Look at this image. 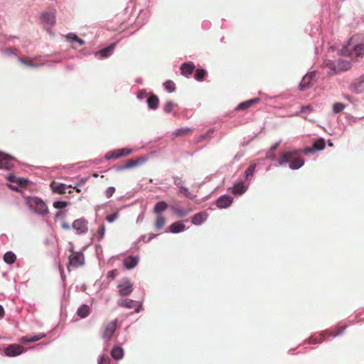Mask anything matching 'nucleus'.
<instances>
[{"mask_svg": "<svg viewBox=\"0 0 364 364\" xmlns=\"http://www.w3.org/2000/svg\"><path fill=\"white\" fill-rule=\"evenodd\" d=\"M166 223V220L164 216H163L162 215H157L154 222L155 230L157 231L162 230Z\"/></svg>", "mask_w": 364, "mask_h": 364, "instance_id": "obj_26", "label": "nucleus"}, {"mask_svg": "<svg viewBox=\"0 0 364 364\" xmlns=\"http://www.w3.org/2000/svg\"><path fill=\"white\" fill-rule=\"evenodd\" d=\"M119 217V213L117 212H115L113 214L109 215L106 217L107 221L109 223L114 222L116 219H117Z\"/></svg>", "mask_w": 364, "mask_h": 364, "instance_id": "obj_49", "label": "nucleus"}, {"mask_svg": "<svg viewBox=\"0 0 364 364\" xmlns=\"http://www.w3.org/2000/svg\"><path fill=\"white\" fill-rule=\"evenodd\" d=\"M350 63L347 60H338L336 65H334L335 73L346 71L350 68Z\"/></svg>", "mask_w": 364, "mask_h": 364, "instance_id": "obj_17", "label": "nucleus"}, {"mask_svg": "<svg viewBox=\"0 0 364 364\" xmlns=\"http://www.w3.org/2000/svg\"><path fill=\"white\" fill-rule=\"evenodd\" d=\"M141 95H143V92H142V91H141V92H140V93H139V97H141Z\"/></svg>", "mask_w": 364, "mask_h": 364, "instance_id": "obj_61", "label": "nucleus"}, {"mask_svg": "<svg viewBox=\"0 0 364 364\" xmlns=\"http://www.w3.org/2000/svg\"><path fill=\"white\" fill-rule=\"evenodd\" d=\"M61 227L64 230H69L70 229V225L69 224L66 223H62L61 225Z\"/></svg>", "mask_w": 364, "mask_h": 364, "instance_id": "obj_54", "label": "nucleus"}, {"mask_svg": "<svg viewBox=\"0 0 364 364\" xmlns=\"http://www.w3.org/2000/svg\"><path fill=\"white\" fill-rule=\"evenodd\" d=\"M315 77V74L311 73L306 74L301 80L299 88L300 90L304 91L310 87L311 85L314 77Z\"/></svg>", "mask_w": 364, "mask_h": 364, "instance_id": "obj_11", "label": "nucleus"}, {"mask_svg": "<svg viewBox=\"0 0 364 364\" xmlns=\"http://www.w3.org/2000/svg\"><path fill=\"white\" fill-rule=\"evenodd\" d=\"M105 232V228L104 225H102L101 228L97 231V234L99 235L100 239H102L104 237Z\"/></svg>", "mask_w": 364, "mask_h": 364, "instance_id": "obj_51", "label": "nucleus"}, {"mask_svg": "<svg viewBox=\"0 0 364 364\" xmlns=\"http://www.w3.org/2000/svg\"><path fill=\"white\" fill-rule=\"evenodd\" d=\"M41 20L50 27L55 24V14L53 12L43 13L41 15Z\"/></svg>", "mask_w": 364, "mask_h": 364, "instance_id": "obj_16", "label": "nucleus"}, {"mask_svg": "<svg viewBox=\"0 0 364 364\" xmlns=\"http://www.w3.org/2000/svg\"><path fill=\"white\" fill-rule=\"evenodd\" d=\"M350 90L355 93L364 92V75L355 79L349 87Z\"/></svg>", "mask_w": 364, "mask_h": 364, "instance_id": "obj_8", "label": "nucleus"}, {"mask_svg": "<svg viewBox=\"0 0 364 364\" xmlns=\"http://www.w3.org/2000/svg\"><path fill=\"white\" fill-rule=\"evenodd\" d=\"M92 176H93L94 178H97V177H98V174H97V173H94L92 174Z\"/></svg>", "mask_w": 364, "mask_h": 364, "instance_id": "obj_59", "label": "nucleus"}, {"mask_svg": "<svg viewBox=\"0 0 364 364\" xmlns=\"http://www.w3.org/2000/svg\"><path fill=\"white\" fill-rule=\"evenodd\" d=\"M185 229H186L185 225L181 221L175 222L169 226V230L172 233L181 232L184 231Z\"/></svg>", "mask_w": 364, "mask_h": 364, "instance_id": "obj_21", "label": "nucleus"}, {"mask_svg": "<svg viewBox=\"0 0 364 364\" xmlns=\"http://www.w3.org/2000/svg\"><path fill=\"white\" fill-rule=\"evenodd\" d=\"M11 188H12V189H14V190H17V187H13V186H11Z\"/></svg>", "mask_w": 364, "mask_h": 364, "instance_id": "obj_64", "label": "nucleus"}, {"mask_svg": "<svg viewBox=\"0 0 364 364\" xmlns=\"http://www.w3.org/2000/svg\"><path fill=\"white\" fill-rule=\"evenodd\" d=\"M136 301L129 299H122L117 301V305L127 309H132L135 306Z\"/></svg>", "mask_w": 364, "mask_h": 364, "instance_id": "obj_24", "label": "nucleus"}, {"mask_svg": "<svg viewBox=\"0 0 364 364\" xmlns=\"http://www.w3.org/2000/svg\"><path fill=\"white\" fill-rule=\"evenodd\" d=\"M73 228L77 231V234L85 233L88 230L87 221L83 218L75 220L73 223Z\"/></svg>", "mask_w": 364, "mask_h": 364, "instance_id": "obj_9", "label": "nucleus"}, {"mask_svg": "<svg viewBox=\"0 0 364 364\" xmlns=\"http://www.w3.org/2000/svg\"><path fill=\"white\" fill-rule=\"evenodd\" d=\"M115 47H116V43H113L110 44L109 46H107V48H105L96 52L95 55L99 56L100 58H107L111 55V54L112 53Z\"/></svg>", "mask_w": 364, "mask_h": 364, "instance_id": "obj_15", "label": "nucleus"}, {"mask_svg": "<svg viewBox=\"0 0 364 364\" xmlns=\"http://www.w3.org/2000/svg\"><path fill=\"white\" fill-rule=\"evenodd\" d=\"M245 187L242 183L235 184L232 188V192L233 194L241 195L245 192Z\"/></svg>", "mask_w": 364, "mask_h": 364, "instance_id": "obj_30", "label": "nucleus"}, {"mask_svg": "<svg viewBox=\"0 0 364 364\" xmlns=\"http://www.w3.org/2000/svg\"><path fill=\"white\" fill-rule=\"evenodd\" d=\"M18 61L26 66L31 67V68H36L37 65L33 63L31 59H23L22 58H18Z\"/></svg>", "mask_w": 364, "mask_h": 364, "instance_id": "obj_42", "label": "nucleus"}, {"mask_svg": "<svg viewBox=\"0 0 364 364\" xmlns=\"http://www.w3.org/2000/svg\"><path fill=\"white\" fill-rule=\"evenodd\" d=\"M111 355L114 359L119 360L122 358L124 355V350L121 347L115 346L112 348Z\"/></svg>", "mask_w": 364, "mask_h": 364, "instance_id": "obj_29", "label": "nucleus"}, {"mask_svg": "<svg viewBox=\"0 0 364 364\" xmlns=\"http://www.w3.org/2000/svg\"><path fill=\"white\" fill-rule=\"evenodd\" d=\"M185 191H187V188H181V192H185Z\"/></svg>", "mask_w": 364, "mask_h": 364, "instance_id": "obj_57", "label": "nucleus"}, {"mask_svg": "<svg viewBox=\"0 0 364 364\" xmlns=\"http://www.w3.org/2000/svg\"><path fill=\"white\" fill-rule=\"evenodd\" d=\"M312 110V107L310 106V105H307V106H303L301 107V111L303 112H305L306 111L308 112H311Z\"/></svg>", "mask_w": 364, "mask_h": 364, "instance_id": "obj_53", "label": "nucleus"}, {"mask_svg": "<svg viewBox=\"0 0 364 364\" xmlns=\"http://www.w3.org/2000/svg\"><path fill=\"white\" fill-rule=\"evenodd\" d=\"M346 105L341 102H336L333 105V111L335 114L340 113L343 111Z\"/></svg>", "mask_w": 364, "mask_h": 364, "instance_id": "obj_37", "label": "nucleus"}, {"mask_svg": "<svg viewBox=\"0 0 364 364\" xmlns=\"http://www.w3.org/2000/svg\"><path fill=\"white\" fill-rule=\"evenodd\" d=\"M172 210L175 215H176L178 218H184L186 217L189 213L192 212L193 210L191 208L189 209H184L183 208L181 207H173Z\"/></svg>", "mask_w": 364, "mask_h": 364, "instance_id": "obj_25", "label": "nucleus"}, {"mask_svg": "<svg viewBox=\"0 0 364 364\" xmlns=\"http://www.w3.org/2000/svg\"><path fill=\"white\" fill-rule=\"evenodd\" d=\"M24 351V348L18 344H10L4 348V354L9 357H14L21 355Z\"/></svg>", "mask_w": 364, "mask_h": 364, "instance_id": "obj_7", "label": "nucleus"}, {"mask_svg": "<svg viewBox=\"0 0 364 364\" xmlns=\"http://www.w3.org/2000/svg\"><path fill=\"white\" fill-rule=\"evenodd\" d=\"M117 289L120 296H126L131 294L133 291V284L129 279L124 278L117 285Z\"/></svg>", "mask_w": 364, "mask_h": 364, "instance_id": "obj_6", "label": "nucleus"}, {"mask_svg": "<svg viewBox=\"0 0 364 364\" xmlns=\"http://www.w3.org/2000/svg\"><path fill=\"white\" fill-rule=\"evenodd\" d=\"M277 161L279 166L289 164V168L291 169H299L304 164L301 151L299 150L280 153Z\"/></svg>", "mask_w": 364, "mask_h": 364, "instance_id": "obj_1", "label": "nucleus"}, {"mask_svg": "<svg viewBox=\"0 0 364 364\" xmlns=\"http://www.w3.org/2000/svg\"><path fill=\"white\" fill-rule=\"evenodd\" d=\"M341 53L343 55L351 57H360L364 54V46L362 44H355L351 38L348 44L343 48Z\"/></svg>", "mask_w": 364, "mask_h": 364, "instance_id": "obj_3", "label": "nucleus"}, {"mask_svg": "<svg viewBox=\"0 0 364 364\" xmlns=\"http://www.w3.org/2000/svg\"><path fill=\"white\" fill-rule=\"evenodd\" d=\"M119 152V151H118V149H114V150L110 151L106 154L105 159L107 160L117 159L120 158Z\"/></svg>", "mask_w": 364, "mask_h": 364, "instance_id": "obj_35", "label": "nucleus"}, {"mask_svg": "<svg viewBox=\"0 0 364 364\" xmlns=\"http://www.w3.org/2000/svg\"><path fill=\"white\" fill-rule=\"evenodd\" d=\"M140 159H129L127 161L122 168H131L139 164Z\"/></svg>", "mask_w": 364, "mask_h": 364, "instance_id": "obj_40", "label": "nucleus"}, {"mask_svg": "<svg viewBox=\"0 0 364 364\" xmlns=\"http://www.w3.org/2000/svg\"><path fill=\"white\" fill-rule=\"evenodd\" d=\"M26 204L29 208L35 213L44 215L48 213V209L46 204L37 197H28L26 198Z\"/></svg>", "mask_w": 364, "mask_h": 364, "instance_id": "obj_2", "label": "nucleus"}, {"mask_svg": "<svg viewBox=\"0 0 364 364\" xmlns=\"http://www.w3.org/2000/svg\"><path fill=\"white\" fill-rule=\"evenodd\" d=\"M67 38L70 41H75L79 43L80 45H83L85 43L84 41L81 38H78L75 34L74 33H69L67 36Z\"/></svg>", "mask_w": 364, "mask_h": 364, "instance_id": "obj_43", "label": "nucleus"}, {"mask_svg": "<svg viewBox=\"0 0 364 364\" xmlns=\"http://www.w3.org/2000/svg\"><path fill=\"white\" fill-rule=\"evenodd\" d=\"M119 272L117 269H112L107 273V277L112 279H115V277L118 275Z\"/></svg>", "mask_w": 364, "mask_h": 364, "instance_id": "obj_50", "label": "nucleus"}, {"mask_svg": "<svg viewBox=\"0 0 364 364\" xmlns=\"http://www.w3.org/2000/svg\"><path fill=\"white\" fill-rule=\"evenodd\" d=\"M74 188L76 190V191H77V193H80V191H80V188H76V187H74Z\"/></svg>", "mask_w": 364, "mask_h": 364, "instance_id": "obj_60", "label": "nucleus"}, {"mask_svg": "<svg viewBox=\"0 0 364 364\" xmlns=\"http://www.w3.org/2000/svg\"><path fill=\"white\" fill-rule=\"evenodd\" d=\"M90 312L91 309L90 306L87 304H82L78 308L77 314L81 318H85L90 314Z\"/></svg>", "mask_w": 364, "mask_h": 364, "instance_id": "obj_23", "label": "nucleus"}, {"mask_svg": "<svg viewBox=\"0 0 364 364\" xmlns=\"http://www.w3.org/2000/svg\"><path fill=\"white\" fill-rule=\"evenodd\" d=\"M208 214L205 211H202L193 215L191 223L194 225H200L208 219Z\"/></svg>", "mask_w": 364, "mask_h": 364, "instance_id": "obj_14", "label": "nucleus"}, {"mask_svg": "<svg viewBox=\"0 0 364 364\" xmlns=\"http://www.w3.org/2000/svg\"><path fill=\"white\" fill-rule=\"evenodd\" d=\"M98 364H110V359L109 356L102 355L98 361Z\"/></svg>", "mask_w": 364, "mask_h": 364, "instance_id": "obj_48", "label": "nucleus"}, {"mask_svg": "<svg viewBox=\"0 0 364 364\" xmlns=\"http://www.w3.org/2000/svg\"><path fill=\"white\" fill-rule=\"evenodd\" d=\"M345 326H337L334 328V330L331 332H327L328 336L336 337L341 334H342L345 330Z\"/></svg>", "mask_w": 364, "mask_h": 364, "instance_id": "obj_34", "label": "nucleus"}, {"mask_svg": "<svg viewBox=\"0 0 364 364\" xmlns=\"http://www.w3.org/2000/svg\"><path fill=\"white\" fill-rule=\"evenodd\" d=\"M139 259L136 257L129 256L124 259V265L126 269H131L138 264Z\"/></svg>", "mask_w": 364, "mask_h": 364, "instance_id": "obj_19", "label": "nucleus"}, {"mask_svg": "<svg viewBox=\"0 0 364 364\" xmlns=\"http://www.w3.org/2000/svg\"><path fill=\"white\" fill-rule=\"evenodd\" d=\"M159 100L155 95H151L147 100L148 107L151 109H156L159 107Z\"/></svg>", "mask_w": 364, "mask_h": 364, "instance_id": "obj_27", "label": "nucleus"}, {"mask_svg": "<svg viewBox=\"0 0 364 364\" xmlns=\"http://www.w3.org/2000/svg\"><path fill=\"white\" fill-rule=\"evenodd\" d=\"M232 198L230 196H220L216 201V205L219 208H226L232 203Z\"/></svg>", "mask_w": 364, "mask_h": 364, "instance_id": "obj_13", "label": "nucleus"}, {"mask_svg": "<svg viewBox=\"0 0 364 364\" xmlns=\"http://www.w3.org/2000/svg\"><path fill=\"white\" fill-rule=\"evenodd\" d=\"M119 327L117 319L105 323L102 330V338L107 341H109Z\"/></svg>", "mask_w": 364, "mask_h": 364, "instance_id": "obj_5", "label": "nucleus"}, {"mask_svg": "<svg viewBox=\"0 0 364 364\" xmlns=\"http://www.w3.org/2000/svg\"><path fill=\"white\" fill-rule=\"evenodd\" d=\"M259 102V98L252 99L245 102H243L237 105L236 110H245L252 107L253 105L257 104Z\"/></svg>", "mask_w": 364, "mask_h": 364, "instance_id": "obj_20", "label": "nucleus"}, {"mask_svg": "<svg viewBox=\"0 0 364 364\" xmlns=\"http://www.w3.org/2000/svg\"><path fill=\"white\" fill-rule=\"evenodd\" d=\"M70 255H69V262L67 266V269L69 272L71 271V268H77L85 263L84 255L80 252H75L73 247L70 249Z\"/></svg>", "mask_w": 364, "mask_h": 364, "instance_id": "obj_4", "label": "nucleus"}, {"mask_svg": "<svg viewBox=\"0 0 364 364\" xmlns=\"http://www.w3.org/2000/svg\"><path fill=\"white\" fill-rule=\"evenodd\" d=\"M256 168L255 164L250 165L245 171V178L248 179L250 176H252L255 172Z\"/></svg>", "mask_w": 364, "mask_h": 364, "instance_id": "obj_44", "label": "nucleus"}, {"mask_svg": "<svg viewBox=\"0 0 364 364\" xmlns=\"http://www.w3.org/2000/svg\"><path fill=\"white\" fill-rule=\"evenodd\" d=\"M176 106V104L173 103L171 101H168L166 102V104L164 105V110L166 113H170Z\"/></svg>", "mask_w": 364, "mask_h": 364, "instance_id": "obj_41", "label": "nucleus"}, {"mask_svg": "<svg viewBox=\"0 0 364 364\" xmlns=\"http://www.w3.org/2000/svg\"><path fill=\"white\" fill-rule=\"evenodd\" d=\"M16 256L12 252H7L4 256V260L6 263L11 264L15 262Z\"/></svg>", "mask_w": 364, "mask_h": 364, "instance_id": "obj_33", "label": "nucleus"}, {"mask_svg": "<svg viewBox=\"0 0 364 364\" xmlns=\"http://www.w3.org/2000/svg\"><path fill=\"white\" fill-rule=\"evenodd\" d=\"M345 98H346V100H350V97H348V96H345Z\"/></svg>", "mask_w": 364, "mask_h": 364, "instance_id": "obj_63", "label": "nucleus"}, {"mask_svg": "<svg viewBox=\"0 0 364 364\" xmlns=\"http://www.w3.org/2000/svg\"><path fill=\"white\" fill-rule=\"evenodd\" d=\"M50 187L53 192L59 194L65 193L67 190V186L65 184L56 182H53L50 184Z\"/></svg>", "mask_w": 364, "mask_h": 364, "instance_id": "obj_22", "label": "nucleus"}, {"mask_svg": "<svg viewBox=\"0 0 364 364\" xmlns=\"http://www.w3.org/2000/svg\"><path fill=\"white\" fill-rule=\"evenodd\" d=\"M4 315V310L3 307L0 305V318L3 317Z\"/></svg>", "mask_w": 364, "mask_h": 364, "instance_id": "obj_56", "label": "nucleus"}, {"mask_svg": "<svg viewBox=\"0 0 364 364\" xmlns=\"http://www.w3.org/2000/svg\"><path fill=\"white\" fill-rule=\"evenodd\" d=\"M191 132H192V130L190 128H181V129H178L176 130L175 132L173 133V134L176 136H183V135L188 134Z\"/></svg>", "mask_w": 364, "mask_h": 364, "instance_id": "obj_39", "label": "nucleus"}, {"mask_svg": "<svg viewBox=\"0 0 364 364\" xmlns=\"http://www.w3.org/2000/svg\"><path fill=\"white\" fill-rule=\"evenodd\" d=\"M114 192H115V188L110 186L106 189V191H105V195L107 198H110L113 196Z\"/></svg>", "mask_w": 364, "mask_h": 364, "instance_id": "obj_46", "label": "nucleus"}, {"mask_svg": "<svg viewBox=\"0 0 364 364\" xmlns=\"http://www.w3.org/2000/svg\"><path fill=\"white\" fill-rule=\"evenodd\" d=\"M85 181L82 180V181L78 183V186H79L80 183H85Z\"/></svg>", "mask_w": 364, "mask_h": 364, "instance_id": "obj_62", "label": "nucleus"}, {"mask_svg": "<svg viewBox=\"0 0 364 364\" xmlns=\"http://www.w3.org/2000/svg\"><path fill=\"white\" fill-rule=\"evenodd\" d=\"M68 206V203L65 201H55L53 203V207L58 209L64 208Z\"/></svg>", "mask_w": 364, "mask_h": 364, "instance_id": "obj_47", "label": "nucleus"}, {"mask_svg": "<svg viewBox=\"0 0 364 364\" xmlns=\"http://www.w3.org/2000/svg\"><path fill=\"white\" fill-rule=\"evenodd\" d=\"M206 74H207V72L205 70L197 69L195 71L194 77L196 80L200 81L204 78V77L205 76Z\"/></svg>", "mask_w": 364, "mask_h": 364, "instance_id": "obj_36", "label": "nucleus"}, {"mask_svg": "<svg viewBox=\"0 0 364 364\" xmlns=\"http://www.w3.org/2000/svg\"><path fill=\"white\" fill-rule=\"evenodd\" d=\"M45 336V334L44 333H39L36 336H33L32 337H22L21 338V341L24 342V343H31V342H36L37 341H39L40 339L43 338V337Z\"/></svg>", "mask_w": 364, "mask_h": 364, "instance_id": "obj_32", "label": "nucleus"}, {"mask_svg": "<svg viewBox=\"0 0 364 364\" xmlns=\"http://www.w3.org/2000/svg\"><path fill=\"white\" fill-rule=\"evenodd\" d=\"M325 146L326 143L324 139H318L313 144L311 147H306L304 151V153L308 154L313 151H321L325 148Z\"/></svg>", "mask_w": 364, "mask_h": 364, "instance_id": "obj_12", "label": "nucleus"}, {"mask_svg": "<svg viewBox=\"0 0 364 364\" xmlns=\"http://www.w3.org/2000/svg\"><path fill=\"white\" fill-rule=\"evenodd\" d=\"M164 86L168 92H173L176 90L175 83L171 80L165 82Z\"/></svg>", "mask_w": 364, "mask_h": 364, "instance_id": "obj_38", "label": "nucleus"}, {"mask_svg": "<svg viewBox=\"0 0 364 364\" xmlns=\"http://www.w3.org/2000/svg\"><path fill=\"white\" fill-rule=\"evenodd\" d=\"M185 191H187V188H181V192H185Z\"/></svg>", "mask_w": 364, "mask_h": 364, "instance_id": "obj_58", "label": "nucleus"}, {"mask_svg": "<svg viewBox=\"0 0 364 364\" xmlns=\"http://www.w3.org/2000/svg\"><path fill=\"white\" fill-rule=\"evenodd\" d=\"M195 65L192 63H184L181 66V74L184 76H188L193 72Z\"/></svg>", "mask_w": 364, "mask_h": 364, "instance_id": "obj_18", "label": "nucleus"}, {"mask_svg": "<svg viewBox=\"0 0 364 364\" xmlns=\"http://www.w3.org/2000/svg\"><path fill=\"white\" fill-rule=\"evenodd\" d=\"M279 144H280V142H277V143L274 144L273 146H272L269 152L267 153L269 157H271L270 153L275 151L278 148Z\"/></svg>", "mask_w": 364, "mask_h": 364, "instance_id": "obj_52", "label": "nucleus"}, {"mask_svg": "<svg viewBox=\"0 0 364 364\" xmlns=\"http://www.w3.org/2000/svg\"><path fill=\"white\" fill-rule=\"evenodd\" d=\"M118 151H119V154L120 157L128 156L132 152V150L128 148L118 149Z\"/></svg>", "mask_w": 364, "mask_h": 364, "instance_id": "obj_45", "label": "nucleus"}, {"mask_svg": "<svg viewBox=\"0 0 364 364\" xmlns=\"http://www.w3.org/2000/svg\"><path fill=\"white\" fill-rule=\"evenodd\" d=\"M8 180L9 181L12 183L16 182L21 187H26L28 182L26 179L23 178H19L18 180H16V177L13 175H9L8 177Z\"/></svg>", "mask_w": 364, "mask_h": 364, "instance_id": "obj_31", "label": "nucleus"}, {"mask_svg": "<svg viewBox=\"0 0 364 364\" xmlns=\"http://www.w3.org/2000/svg\"><path fill=\"white\" fill-rule=\"evenodd\" d=\"M168 208V205L164 201H159L158 202L154 208V213H156L157 215H161V213L164 211H165Z\"/></svg>", "mask_w": 364, "mask_h": 364, "instance_id": "obj_28", "label": "nucleus"}, {"mask_svg": "<svg viewBox=\"0 0 364 364\" xmlns=\"http://www.w3.org/2000/svg\"><path fill=\"white\" fill-rule=\"evenodd\" d=\"M14 166V159L8 154L0 153V168L10 169Z\"/></svg>", "mask_w": 364, "mask_h": 364, "instance_id": "obj_10", "label": "nucleus"}, {"mask_svg": "<svg viewBox=\"0 0 364 364\" xmlns=\"http://www.w3.org/2000/svg\"><path fill=\"white\" fill-rule=\"evenodd\" d=\"M210 132H212V131H209L207 134H204V135H201V136H200V139L198 140V141H200L201 140H203V139H205V137L208 136V134L209 133H210Z\"/></svg>", "mask_w": 364, "mask_h": 364, "instance_id": "obj_55", "label": "nucleus"}]
</instances>
